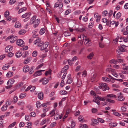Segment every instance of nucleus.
<instances>
[{"mask_svg": "<svg viewBox=\"0 0 128 128\" xmlns=\"http://www.w3.org/2000/svg\"><path fill=\"white\" fill-rule=\"evenodd\" d=\"M110 24L112 25H114L115 24V27H116L118 24V21H117L116 22V21L114 20H113L111 22Z\"/></svg>", "mask_w": 128, "mask_h": 128, "instance_id": "nucleus-31", "label": "nucleus"}, {"mask_svg": "<svg viewBox=\"0 0 128 128\" xmlns=\"http://www.w3.org/2000/svg\"><path fill=\"white\" fill-rule=\"evenodd\" d=\"M26 32V30L24 29H22L20 30L18 32V34H23Z\"/></svg>", "mask_w": 128, "mask_h": 128, "instance_id": "nucleus-36", "label": "nucleus"}, {"mask_svg": "<svg viewBox=\"0 0 128 128\" xmlns=\"http://www.w3.org/2000/svg\"><path fill=\"white\" fill-rule=\"evenodd\" d=\"M35 94L38 95V97L39 99L42 100L43 98V93L42 92H39L35 93Z\"/></svg>", "mask_w": 128, "mask_h": 128, "instance_id": "nucleus-12", "label": "nucleus"}, {"mask_svg": "<svg viewBox=\"0 0 128 128\" xmlns=\"http://www.w3.org/2000/svg\"><path fill=\"white\" fill-rule=\"evenodd\" d=\"M36 18V16H34L30 19V24H32Z\"/></svg>", "mask_w": 128, "mask_h": 128, "instance_id": "nucleus-24", "label": "nucleus"}, {"mask_svg": "<svg viewBox=\"0 0 128 128\" xmlns=\"http://www.w3.org/2000/svg\"><path fill=\"white\" fill-rule=\"evenodd\" d=\"M30 58H28L27 59H26L24 62V64H26L29 63L30 61Z\"/></svg>", "mask_w": 128, "mask_h": 128, "instance_id": "nucleus-40", "label": "nucleus"}, {"mask_svg": "<svg viewBox=\"0 0 128 128\" xmlns=\"http://www.w3.org/2000/svg\"><path fill=\"white\" fill-rule=\"evenodd\" d=\"M14 80L12 78L9 80L7 83L8 86L6 87V88H9L11 87L12 84L14 83Z\"/></svg>", "mask_w": 128, "mask_h": 128, "instance_id": "nucleus-6", "label": "nucleus"}, {"mask_svg": "<svg viewBox=\"0 0 128 128\" xmlns=\"http://www.w3.org/2000/svg\"><path fill=\"white\" fill-rule=\"evenodd\" d=\"M37 54L38 52L36 50L34 51L32 54V56L34 57L36 56H37Z\"/></svg>", "mask_w": 128, "mask_h": 128, "instance_id": "nucleus-58", "label": "nucleus"}, {"mask_svg": "<svg viewBox=\"0 0 128 128\" xmlns=\"http://www.w3.org/2000/svg\"><path fill=\"white\" fill-rule=\"evenodd\" d=\"M116 52L118 54H121L122 52L120 48H119V46H118V48L116 50Z\"/></svg>", "mask_w": 128, "mask_h": 128, "instance_id": "nucleus-46", "label": "nucleus"}, {"mask_svg": "<svg viewBox=\"0 0 128 128\" xmlns=\"http://www.w3.org/2000/svg\"><path fill=\"white\" fill-rule=\"evenodd\" d=\"M17 37L14 35H12L8 36L7 38L10 40V42L12 43L14 42L17 39Z\"/></svg>", "mask_w": 128, "mask_h": 128, "instance_id": "nucleus-4", "label": "nucleus"}, {"mask_svg": "<svg viewBox=\"0 0 128 128\" xmlns=\"http://www.w3.org/2000/svg\"><path fill=\"white\" fill-rule=\"evenodd\" d=\"M109 62L111 64H115L117 63V60L113 59L110 60Z\"/></svg>", "mask_w": 128, "mask_h": 128, "instance_id": "nucleus-35", "label": "nucleus"}, {"mask_svg": "<svg viewBox=\"0 0 128 128\" xmlns=\"http://www.w3.org/2000/svg\"><path fill=\"white\" fill-rule=\"evenodd\" d=\"M46 119H44L40 123V125L42 126L45 124L46 122Z\"/></svg>", "mask_w": 128, "mask_h": 128, "instance_id": "nucleus-60", "label": "nucleus"}, {"mask_svg": "<svg viewBox=\"0 0 128 128\" xmlns=\"http://www.w3.org/2000/svg\"><path fill=\"white\" fill-rule=\"evenodd\" d=\"M91 120L92 122L94 124H96L98 122V120L96 119L93 118Z\"/></svg>", "mask_w": 128, "mask_h": 128, "instance_id": "nucleus-53", "label": "nucleus"}, {"mask_svg": "<svg viewBox=\"0 0 128 128\" xmlns=\"http://www.w3.org/2000/svg\"><path fill=\"white\" fill-rule=\"evenodd\" d=\"M7 107L8 106L7 105H4L1 108V110L2 111H5L6 110Z\"/></svg>", "mask_w": 128, "mask_h": 128, "instance_id": "nucleus-42", "label": "nucleus"}, {"mask_svg": "<svg viewBox=\"0 0 128 128\" xmlns=\"http://www.w3.org/2000/svg\"><path fill=\"white\" fill-rule=\"evenodd\" d=\"M60 93L61 94L65 95L67 94V92L65 90H61L60 92Z\"/></svg>", "mask_w": 128, "mask_h": 128, "instance_id": "nucleus-59", "label": "nucleus"}, {"mask_svg": "<svg viewBox=\"0 0 128 128\" xmlns=\"http://www.w3.org/2000/svg\"><path fill=\"white\" fill-rule=\"evenodd\" d=\"M118 124L116 122H113L112 123H110L109 125L112 127H115L117 126Z\"/></svg>", "mask_w": 128, "mask_h": 128, "instance_id": "nucleus-52", "label": "nucleus"}, {"mask_svg": "<svg viewBox=\"0 0 128 128\" xmlns=\"http://www.w3.org/2000/svg\"><path fill=\"white\" fill-rule=\"evenodd\" d=\"M116 99L118 100L123 101L125 98L123 96L122 93L120 92L118 94V97Z\"/></svg>", "mask_w": 128, "mask_h": 128, "instance_id": "nucleus-11", "label": "nucleus"}, {"mask_svg": "<svg viewBox=\"0 0 128 128\" xmlns=\"http://www.w3.org/2000/svg\"><path fill=\"white\" fill-rule=\"evenodd\" d=\"M119 48H120L121 50L123 52H125L126 50L125 49V48L126 46L124 45H122L121 46H119Z\"/></svg>", "mask_w": 128, "mask_h": 128, "instance_id": "nucleus-30", "label": "nucleus"}, {"mask_svg": "<svg viewBox=\"0 0 128 128\" xmlns=\"http://www.w3.org/2000/svg\"><path fill=\"white\" fill-rule=\"evenodd\" d=\"M45 31V29L44 28H42L39 32V34L40 35H42L44 34Z\"/></svg>", "mask_w": 128, "mask_h": 128, "instance_id": "nucleus-38", "label": "nucleus"}, {"mask_svg": "<svg viewBox=\"0 0 128 128\" xmlns=\"http://www.w3.org/2000/svg\"><path fill=\"white\" fill-rule=\"evenodd\" d=\"M13 74V73L11 72H9L6 74V76L7 77H9L12 76Z\"/></svg>", "mask_w": 128, "mask_h": 128, "instance_id": "nucleus-47", "label": "nucleus"}, {"mask_svg": "<svg viewBox=\"0 0 128 128\" xmlns=\"http://www.w3.org/2000/svg\"><path fill=\"white\" fill-rule=\"evenodd\" d=\"M22 55V53L21 52H18L16 54V57L18 58H20Z\"/></svg>", "mask_w": 128, "mask_h": 128, "instance_id": "nucleus-27", "label": "nucleus"}, {"mask_svg": "<svg viewBox=\"0 0 128 128\" xmlns=\"http://www.w3.org/2000/svg\"><path fill=\"white\" fill-rule=\"evenodd\" d=\"M46 56V54H43L41 55L40 56L39 58H41L42 59H40V62H42L43 61V58L45 57Z\"/></svg>", "mask_w": 128, "mask_h": 128, "instance_id": "nucleus-32", "label": "nucleus"}, {"mask_svg": "<svg viewBox=\"0 0 128 128\" xmlns=\"http://www.w3.org/2000/svg\"><path fill=\"white\" fill-rule=\"evenodd\" d=\"M17 44L19 46H22L24 45V42L22 39H18L16 41Z\"/></svg>", "mask_w": 128, "mask_h": 128, "instance_id": "nucleus-10", "label": "nucleus"}, {"mask_svg": "<svg viewBox=\"0 0 128 128\" xmlns=\"http://www.w3.org/2000/svg\"><path fill=\"white\" fill-rule=\"evenodd\" d=\"M83 36V40L84 44L87 46H90L92 44L91 41L88 39L86 36Z\"/></svg>", "mask_w": 128, "mask_h": 128, "instance_id": "nucleus-2", "label": "nucleus"}, {"mask_svg": "<svg viewBox=\"0 0 128 128\" xmlns=\"http://www.w3.org/2000/svg\"><path fill=\"white\" fill-rule=\"evenodd\" d=\"M12 46L9 45L7 46L5 48V51L6 52H8L11 51L12 50Z\"/></svg>", "mask_w": 128, "mask_h": 128, "instance_id": "nucleus-14", "label": "nucleus"}, {"mask_svg": "<svg viewBox=\"0 0 128 128\" xmlns=\"http://www.w3.org/2000/svg\"><path fill=\"white\" fill-rule=\"evenodd\" d=\"M78 119L79 121L80 122H82L84 121V117L80 115L79 116Z\"/></svg>", "mask_w": 128, "mask_h": 128, "instance_id": "nucleus-56", "label": "nucleus"}, {"mask_svg": "<svg viewBox=\"0 0 128 128\" xmlns=\"http://www.w3.org/2000/svg\"><path fill=\"white\" fill-rule=\"evenodd\" d=\"M126 106H122L121 108V110L122 111L125 112L126 110Z\"/></svg>", "mask_w": 128, "mask_h": 128, "instance_id": "nucleus-64", "label": "nucleus"}, {"mask_svg": "<svg viewBox=\"0 0 128 128\" xmlns=\"http://www.w3.org/2000/svg\"><path fill=\"white\" fill-rule=\"evenodd\" d=\"M114 69L110 68H108L106 69V72H111V73L112 72L114 71Z\"/></svg>", "mask_w": 128, "mask_h": 128, "instance_id": "nucleus-44", "label": "nucleus"}, {"mask_svg": "<svg viewBox=\"0 0 128 128\" xmlns=\"http://www.w3.org/2000/svg\"><path fill=\"white\" fill-rule=\"evenodd\" d=\"M40 22V20L38 19H36L34 23V28L37 27L38 25Z\"/></svg>", "mask_w": 128, "mask_h": 128, "instance_id": "nucleus-20", "label": "nucleus"}, {"mask_svg": "<svg viewBox=\"0 0 128 128\" xmlns=\"http://www.w3.org/2000/svg\"><path fill=\"white\" fill-rule=\"evenodd\" d=\"M117 62L120 63H122L125 62L124 60L123 59H118L117 60Z\"/></svg>", "mask_w": 128, "mask_h": 128, "instance_id": "nucleus-57", "label": "nucleus"}, {"mask_svg": "<svg viewBox=\"0 0 128 128\" xmlns=\"http://www.w3.org/2000/svg\"><path fill=\"white\" fill-rule=\"evenodd\" d=\"M10 12L8 10L5 12L4 14V16L5 18H6L9 16Z\"/></svg>", "mask_w": 128, "mask_h": 128, "instance_id": "nucleus-33", "label": "nucleus"}, {"mask_svg": "<svg viewBox=\"0 0 128 128\" xmlns=\"http://www.w3.org/2000/svg\"><path fill=\"white\" fill-rule=\"evenodd\" d=\"M112 74L115 77L117 78H118V74L115 72V71H114H114L112 72Z\"/></svg>", "mask_w": 128, "mask_h": 128, "instance_id": "nucleus-51", "label": "nucleus"}, {"mask_svg": "<svg viewBox=\"0 0 128 128\" xmlns=\"http://www.w3.org/2000/svg\"><path fill=\"white\" fill-rule=\"evenodd\" d=\"M106 96V98H108V99H109L110 100L113 101H111L110 102H109L112 103H114V101L112 100V99H113L114 98H116V96L115 95L113 94H107Z\"/></svg>", "mask_w": 128, "mask_h": 128, "instance_id": "nucleus-5", "label": "nucleus"}, {"mask_svg": "<svg viewBox=\"0 0 128 128\" xmlns=\"http://www.w3.org/2000/svg\"><path fill=\"white\" fill-rule=\"evenodd\" d=\"M56 110V108H54L53 110L50 112L49 114H50L52 115V116H54V114H55V111Z\"/></svg>", "mask_w": 128, "mask_h": 128, "instance_id": "nucleus-48", "label": "nucleus"}, {"mask_svg": "<svg viewBox=\"0 0 128 128\" xmlns=\"http://www.w3.org/2000/svg\"><path fill=\"white\" fill-rule=\"evenodd\" d=\"M108 14V12L107 10H106L102 12L103 15L105 16H106Z\"/></svg>", "mask_w": 128, "mask_h": 128, "instance_id": "nucleus-63", "label": "nucleus"}, {"mask_svg": "<svg viewBox=\"0 0 128 128\" xmlns=\"http://www.w3.org/2000/svg\"><path fill=\"white\" fill-rule=\"evenodd\" d=\"M42 42L41 41L40 38H38L34 42V44H38V47H40L42 46Z\"/></svg>", "mask_w": 128, "mask_h": 128, "instance_id": "nucleus-7", "label": "nucleus"}, {"mask_svg": "<svg viewBox=\"0 0 128 128\" xmlns=\"http://www.w3.org/2000/svg\"><path fill=\"white\" fill-rule=\"evenodd\" d=\"M71 127L72 128H74L76 124L75 122L73 120H72L71 121Z\"/></svg>", "mask_w": 128, "mask_h": 128, "instance_id": "nucleus-41", "label": "nucleus"}, {"mask_svg": "<svg viewBox=\"0 0 128 128\" xmlns=\"http://www.w3.org/2000/svg\"><path fill=\"white\" fill-rule=\"evenodd\" d=\"M101 16L99 15L98 13L95 12L94 14V18H96V22H99Z\"/></svg>", "mask_w": 128, "mask_h": 128, "instance_id": "nucleus-9", "label": "nucleus"}, {"mask_svg": "<svg viewBox=\"0 0 128 128\" xmlns=\"http://www.w3.org/2000/svg\"><path fill=\"white\" fill-rule=\"evenodd\" d=\"M16 123V122H14L12 123L9 125L8 127V128H12V127L15 125Z\"/></svg>", "mask_w": 128, "mask_h": 128, "instance_id": "nucleus-55", "label": "nucleus"}, {"mask_svg": "<svg viewBox=\"0 0 128 128\" xmlns=\"http://www.w3.org/2000/svg\"><path fill=\"white\" fill-rule=\"evenodd\" d=\"M71 12V10L70 9H68L66 10L65 12L64 15H68Z\"/></svg>", "mask_w": 128, "mask_h": 128, "instance_id": "nucleus-54", "label": "nucleus"}, {"mask_svg": "<svg viewBox=\"0 0 128 128\" xmlns=\"http://www.w3.org/2000/svg\"><path fill=\"white\" fill-rule=\"evenodd\" d=\"M52 72V70L50 69H49L46 72L45 74L46 76H47L48 75H50Z\"/></svg>", "mask_w": 128, "mask_h": 128, "instance_id": "nucleus-45", "label": "nucleus"}, {"mask_svg": "<svg viewBox=\"0 0 128 128\" xmlns=\"http://www.w3.org/2000/svg\"><path fill=\"white\" fill-rule=\"evenodd\" d=\"M29 69V67L28 66H24L23 68V70L24 72H28Z\"/></svg>", "mask_w": 128, "mask_h": 128, "instance_id": "nucleus-17", "label": "nucleus"}, {"mask_svg": "<svg viewBox=\"0 0 128 128\" xmlns=\"http://www.w3.org/2000/svg\"><path fill=\"white\" fill-rule=\"evenodd\" d=\"M42 74V73L40 70L36 72L33 74V76L34 77H36L40 76Z\"/></svg>", "mask_w": 128, "mask_h": 128, "instance_id": "nucleus-16", "label": "nucleus"}, {"mask_svg": "<svg viewBox=\"0 0 128 128\" xmlns=\"http://www.w3.org/2000/svg\"><path fill=\"white\" fill-rule=\"evenodd\" d=\"M10 66V64H5L2 67V69L4 70H6Z\"/></svg>", "mask_w": 128, "mask_h": 128, "instance_id": "nucleus-29", "label": "nucleus"}, {"mask_svg": "<svg viewBox=\"0 0 128 128\" xmlns=\"http://www.w3.org/2000/svg\"><path fill=\"white\" fill-rule=\"evenodd\" d=\"M69 68V66L68 65L65 66L62 69L61 72L62 73L66 72V70Z\"/></svg>", "mask_w": 128, "mask_h": 128, "instance_id": "nucleus-15", "label": "nucleus"}, {"mask_svg": "<svg viewBox=\"0 0 128 128\" xmlns=\"http://www.w3.org/2000/svg\"><path fill=\"white\" fill-rule=\"evenodd\" d=\"M87 72L86 70H84L82 73V76L83 77H85L86 75Z\"/></svg>", "mask_w": 128, "mask_h": 128, "instance_id": "nucleus-61", "label": "nucleus"}, {"mask_svg": "<svg viewBox=\"0 0 128 128\" xmlns=\"http://www.w3.org/2000/svg\"><path fill=\"white\" fill-rule=\"evenodd\" d=\"M26 96V94L25 92L22 93L20 94L19 97L20 98H24Z\"/></svg>", "mask_w": 128, "mask_h": 128, "instance_id": "nucleus-25", "label": "nucleus"}, {"mask_svg": "<svg viewBox=\"0 0 128 128\" xmlns=\"http://www.w3.org/2000/svg\"><path fill=\"white\" fill-rule=\"evenodd\" d=\"M34 66H32L31 67V68L29 70V73L30 74H32L34 71Z\"/></svg>", "mask_w": 128, "mask_h": 128, "instance_id": "nucleus-23", "label": "nucleus"}, {"mask_svg": "<svg viewBox=\"0 0 128 128\" xmlns=\"http://www.w3.org/2000/svg\"><path fill=\"white\" fill-rule=\"evenodd\" d=\"M36 107L38 108H40L42 105V104L40 103L39 101H38L36 102Z\"/></svg>", "mask_w": 128, "mask_h": 128, "instance_id": "nucleus-43", "label": "nucleus"}, {"mask_svg": "<svg viewBox=\"0 0 128 128\" xmlns=\"http://www.w3.org/2000/svg\"><path fill=\"white\" fill-rule=\"evenodd\" d=\"M121 16V14L120 12H119L117 13L115 17L114 18L116 19H119Z\"/></svg>", "mask_w": 128, "mask_h": 128, "instance_id": "nucleus-39", "label": "nucleus"}, {"mask_svg": "<svg viewBox=\"0 0 128 128\" xmlns=\"http://www.w3.org/2000/svg\"><path fill=\"white\" fill-rule=\"evenodd\" d=\"M27 9V8L26 7H23L20 8L18 12V14L26 10Z\"/></svg>", "mask_w": 128, "mask_h": 128, "instance_id": "nucleus-26", "label": "nucleus"}, {"mask_svg": "<svg viewBox=\"0 0 128 128\" xmlns=\"http://www.w3.org/2000/svg\"><path fill=\"white\" fill-rule=\"evenodd\" d=\"M14 27L16 28H18L21 26L20 22L19 21H17L16 22L14 26Z\"/></svg>", "mask_w": 128, "mask_h": 128, "instance_id": "nucleus-19", "label": "nucleus"}, {"mask_svg": "<svg viewBox=\"0 0 128 128\" xmlns=\"http://www.w3.org/2000/svg\"><path fill=\"white\" fill-rule=\"evenodd\" d=\"M94 55L93 52H92L89 54L87 56V58L89 59H91L92 58Z\"/></svg>", "mask_w": 128, "mask_h": 128, "instance_id": "nucleus-49", "label": "nucleus"}, {"mask_svg": "<svg viewBox=\"0 0 128 128\" xmlns=\"http://www.w3.org/2000/svg\"><path fill=\"white\" fill-rule=\"evenodd\" d=\"M30 117H34L36 116V114L34 112H32L30 114Z\"/></svg>", "mask_w": 128, "mask_h": 128, "instance_id": "nucleus-50", "label": "nucleus"}, {"mask_svg": "<svg viewBox=\"0 0 128 128\" xmlns=\"http://www.w3.org/2000/svg\"><path fill=\"white\" fill-rule=\"evenodd\" d=\"M31 118L30 115L28 114H26L25 116V120L27 121H29L30 120Z\"/></svg>", "mask_w": 128, "mask_h": 128, "instance_id": "nucleus-34", "label": "nucleus"}, {"mask_svg": "<svg viewBox=\"0 0 128 128\" xmlns=\"http://www.w3.org/2000/svg\"><path fill=\"white\" fill-rule=\"evenodd\" d=\"M99 88H102L103 91H105L106 90H108L109 87L106 83H102L99 84Z\"/></svg>", "mask_w": 128, "mask_h": 128, "instance_id": "nucleus-1", "label": "nucleus"}, {"mask_svg": "<svg viewBox=\"0 0 128 128\" xmlns=\"http://www.w3.org/2000/svg\"><path fill=\"white\" fill-rule=\"evenodd\" d=\"M54 118L56 120L60 119L61 118V116H60L58 113H56L55 114Z\"/></svg>", "mask_w": 128, "mask_h": 128, "instance_id": "nucleus-18", "label": "nucleus"}, {"mask_svg": "<svg viewBox=\"0 0 128 128\" xmlns=\"http://www.w3.org/2000/svg\"><path fill=\"white\" fill-rule=\"evenodd\" d=\"M18 96H14L13 98V101L14 103H16L18 100Z\"/></svg>", "mask_w": 128, "mask_h": 128, "instance_id": "nucleus-28", "label": "nucleus"}, {"mask_svg": "<svg viewBox=\"0 0 128 128\" xmlns=\"http://www.w3.org/2000/svg\"><path fill=\"white\" fill-rule=\"evenodd\" d=\"M31 14V13L30 12H26L22 15V18H29Z\"/></svg>", "mask_w": 128, "mask_h": 128, "instance_id": "nucleus-13", "label": "nucleus"}, {"mask_svg": "<svg viewBox=\"0 0 128 128\" xmlns=\"http://www.w3.org/2000/svg\"><path fill=\"white\" fill-rule=\"evenodd\" d=\"M42 84H46L48 82V78H44L42 79Z\"/></svg>", "mask_w": 128, "mask_h": 128, "instance_id": "nucleus-21", "label": "nucleus"}, {"mask_svg": "<svg viewBox=\"0 0 128 128\" xmlns=\"http://www.w3.org/2000/svg\"><path fill=\"white\" fill-rule=\"evenodd\" d=\"M102 79L104 81L108 82H110V78H107V77L106 76H104L102 78Z\"/></svg>", "mask_w": 128, "mask_h": 128, "instance_id": "nucleus-22", "label": "nucleus"}, {"mask_svg": "<svg viewBox=\"0 0 128 128\" xmlns=\"http://www.w3.org/2000/svg\"><path fill=\"white\" fill-rule=\"evenodd\" d=\"M95 98H96V99L97 98L99 100L101 101H104L105 100H106L108 102H110L111 101H112V100H111L109 99H108V98H106V96H105L102 97H100L99 96H97Z\"/></svg>", "mask_w": 128, "mask_h": 128, "instance_id": "nucleus-8", "label": "nucleus"}, {"mask_svg": "<svg viewBox=\"0 0 128 128\" xmlns=\"http://www.w3.org/2000/svg\"><path fill=\"white\" fill-rule=\"evenodd\" d=\"M72 82V79L70 78H69L67 82V83L68 84H70Z\"/></svg>", "mask_w": 128, "mask_h": 128, "instance_id": "nucleus-62", "label": "nucleus"}, {"mask_svg": "<svg viewBox=\"0 0 128 128\" xmlns=\"http://www.w3.org/2000/svg\"><path fill=\"white\" fill-rule=\"evenodd\" d=\"M48 42H46L44 44H43L40 48V50H45L44 52H47L48 51V49L47 48L48 45Z\"/></svg>", "mask_w": 128, "mask_h": 128, "instance_id": "nucleus-3", "label": "nucleus"}, {"mask_svg": "<svg viewBox=\"0 0 128 128\" xmlns=\"http://www.w3.org/2000/svg\"><path fill=\"white\" fill-rule=\"evenodd\" d=\"M63 34L64 36H68L70 35V33L69 32L66 31L63 33Z\"/></svg>", "mask_w": 128, "mask_h": 128, "instance_id": "nucleus-37", "label": "nucleus"}]
</instances>
